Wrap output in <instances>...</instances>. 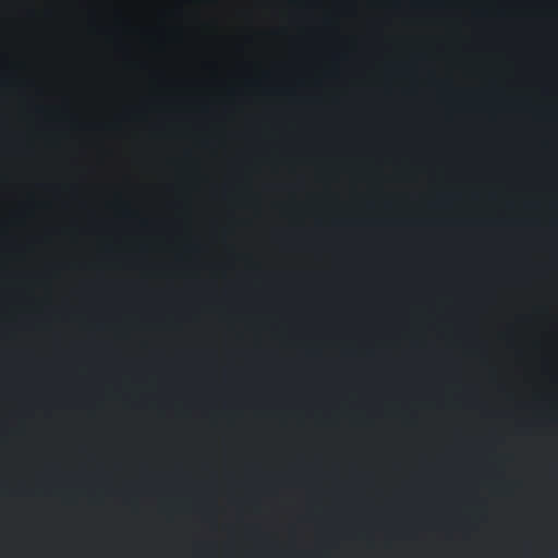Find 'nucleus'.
<instances>
[{"instance_id":"nucleus-1","label":"nucleus","mask_w":558,"mask_h":558,"mask_svg":"<svg viewBox=\"0 0 558 558\" xmlns=\"http://www.w3.org/2000/svg\"><path fill=\"white\" fill-rule=\"evenodd\" d=\"M412 5H447V4H558V2H408Z\"/></svg>"}]
</instances>
